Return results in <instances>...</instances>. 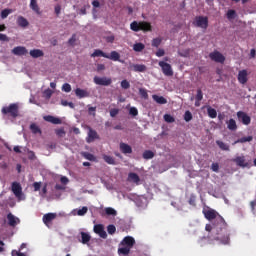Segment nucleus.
<instances>
[{
  "label": "nucleus",
  "mask_w": 256,
  "mask_h": 256,
  "mask_svg": "<svg viewBox=\"0 0 256 256\" xmlns=\"http://www.w3.org/2000/svg\"><path fill=\"white\" fill-rule=\"evenodd\" d=\"M202 213L208 221L215 220L212 225L206 224L205 230L208 231L209 234L202 239L220 241L223 245H227L229 243V233L227 232V222H225V219L213 208H204Z\"/></svg>",
  "instance_id": "obj_1"
},
{
  "label": "nucleus",
  "mask_w": 256,
  "mask_h": 256,
  "mask_svg": "<svg viewBox=\"0 0 256 256\" xmlns=\"http://www.w3.org/2000/svg\"><path fill=\"white\" fill-rule=\"evenodd\" d=\"M120 245L122 247L118 249L119 255L127 256L131 253V249H133V246L135 245V238L132 236H126L120 242Z\"/></svg>",
  "instance_id": "obj_2"
},
{
  "label": "nucleus",
  "mask_w": 256,
  "mask_h": 256,
  "mask_svg": "<svg viewBox=\"0 0 256 256\" xmlns=\"http://www.w3.org/2000/svg\"><path fill=\"white\" fill-rule=\"evenodd\" d=\"M131 31H134L135 33H139V31H143V33H149L153 31V26L147 22V21H133L130 24Z\"/></svg>",
  "instance_id": "obj_3"
},
{
  "label": "nucleus",
  "mask_w": 256,
  "mask_h": 256,
  "mask_svg": "<svg viewBox=\"0 0 256 256\" xmlns=\"http://www.w3.org/2000/svg\"><path fill=\"white\" fill-rule=\"evenodd\" d=\"M2 115H9L12 119L19 117V104L12 103L2 108Z\"/></svg>",
  "instance_id": "obj_4"
},
{
  "label": "nucleus",
  "mask_w": 256,
  "mask_h": 256,
  "mask_svg": "<svg viewBox=\"0 0 256 256\" xmlns=\"http://www.w3.org/2000/svg\"><path fill=\"white\" fill-rule=\"evenodd\" d=\"M193 25H195V27H199L200 29H207V27H209V17L196 16Z\"/></svg>",
  "instance_id": "obj_5"
},
{
  "label": "nucleus",
  "mask_w": 256,
  "mask_h": 256,
  "mask_svg": "<svg viewBox=\"0 0 256 256\" xmlns=\"http://www.w3.org/2000/svg\"><path fill=\"white\" fill-rule=\"evenodd\" d=\"M158 65L161 67L163 75L166 77H173V67H171V64L165 61H160Z\"/></svg>",
  "instance_id": "obj_6"
},
{
  "label": "nucleus",
  "mask_w": 256,
  "mask_h": 256,
  "mask_svg": "<svg viewBox=\"0 0 256 256\" xmlns=\"http://www.w3.org/2000/svg\"><path fill=\"white\" fill-rule=\"evenodd\" d=\"M93 82L95 83V85H101L102 87H109V85H111V83H113V79H111L109 77L95 76L93 78Z\"/></svg>",
  "instance_id": "obj_7"
},
{
  "label": "nucleus",
  "mask_w": 256,
  "mask_h": 256,
  "mask_svg": "<svg viewBox=\"0 0 256 256\" xmlns=\"http://www.w3.org/2000/svg\"><path fill=\"white\" fill-rule=\"evenodd\" d=\"M232 163H235L237 167H242L243 169H245V167H249V162H247L244 155L233 158Z\"/></svg>",
  "instance_id": "obj_8"
},
{
  "label": "nucleus",
  "mask_w": 256,
  "mask_h": 256,
  "mask_svg": "<svg viewBox=\"0 0 256 256\" xmlns=\"http://www.w3.org/2000/svg\"><path fill=\"white\" fill-rule=\"evenodd\" d=\"M55 219H57V213H47L43 215L42 221L46 227H50Z\"/></svg>",
  "instance_id": "obj_9"
},
{
  "label": "nucleus",
  "mask_w": 256,
  "mask_h": 256,
  "mask_svg": "<svg viewBox=\"0 0 256 256\" xmlns=\"http://www.w3.org/2000/svg\"><path fill=\"white\" fill-rule=\"evenodd\" d=\"M209 57L212 61H215V63H225V56L219 51L211 52Z\"/></svg>",
  "instance_id": "obj_10"
},
{
  "label": "nucleus",
  "mask_w": 256,
  "mask_h": 256,
  "mask_svg": "<svg viewBox=\"0 0 256 256\" xmlns=\"http://www.w3.org/2000/svg\"><path fill=\"white\" fill-rule=\"evenodd\" d=\"M94 233L99 235L101 239H107V232L105 231V226H103V224L94 225Z\"/></svg>",
  "instance_id": "obj_11"
},
{
  "label": "nucleus",
  "mask_w": 256,
  "mask_h": 256,
  "mask_svg": "<svg viewBox=\"0 0 256 256\" xmlns=\"http://www.w3.org/2000/svg\"><path fill=\"white\" fill-rule=\"evenodd\" d=\"M237 117H238L239 121H241V123H243V125H250L251 117L249 115H247V113H245L243 111H239V112H237Z\"/></svg>",
  "instance_id": "obj_12"
},
{
  "label": "nucleus",
  "mask_w": 256,
  "mask_h": 256,
  "mask_svg": "<svg viewBox=\"0 0 256 256\" xmlns=\"http://www.w3.org/2000/svg\"><path fill=\"white\" fill-rule=\"evenodd\" d=\"M7 220H8V225L10 227H17V225H19V223H21V220L18 217H16L15 215H13V213L7 214Z\"/></svg>",
  "instance_id": "obj_13"
},
{
  "label": "nucleus",
  "mask_w": 256,
  "mask_h": 256,
  "mask_svg": "<svg viewBox=\"0 0 256 256\" xmlns=\"http://www.w3.org/2000/svg\"><path fill=\"white\" fill-rule=\"evenodd\" d=\"M248 75L247 70H240L238 72V83L245 85L249 81Z\"/></svg>",
  "instance_id": "obj_14"
},
{
  "label": "nucleus",
  "mask_w": 256,
  "mask_h": 256,
  "mask_svg": "<svg viewBox=\"0 0 256 256\" xmlns=\"http://www.w3.org/2000/svg\"><path fill=\"white\" fill-rule=\"evenodd\" d=\"M28 53L27 48L25 46H17L12 49V54L18 57H22Z\"/></svg>",
  "instance_id": "obj_15"
},
{
  "label": "nucleus",
  "mask_w": 256,
  "mask_h": 256,
  "mask_svg": "<svg viewBox=\"0 0 256 256\" xmlns=\"http://www.w3.org/2000/svg\"><path fill=\"white\" fill-rule=\"evenodd\" d=\"M106 59H110V61H119V63H125L124 60H121V54L117 51H112L110 54H106Z\"/></svg>",
  "instance_id": "obj_16"
},
{
  "label": "nucleus",
  "mask_w": 256,
  "mask_h": 256,
  "mask_svg": "<svg viewBox=\"0 0 256 256\" xmlns=\"http://www.w3.org/2000/svg\"><path fill=\"white\" fill-rule=\"evenodd\" d=\"M12 192L14 193L15 197H20L23 195V188L19 182L12 183Z\"/></svg>",
  "instance_id": "obj_17"
},
{
  "label": "nucleus",
  "mask_w": 256,
  "mask_h": 256,
  "mask_svg": "<svg viewBox=\"0 0 256 256\" xmlns=\"http://www.w3.org/2000/svg\"><path fill=\"white\" fill-rule=\"evenodd\" d=\"M120 151L124 155H127V154L133 153V148H131V146L129 144L121 142L120 143Z\"/></svg>",
  "instance_id": "obj_18"
},
{
  "label": "nucleus",
  "mask_w": 256,
  "mask_h": 256,
  "mask_svg": "<svg viewBox=\"0 0 256 256\" xmlns=\"http://www.w3.org/2000/svg\"><path fill=\"white\" fill-rule=\"evenodd\" d=\"M43 119L44 121H47L48 123H52L53 125H61V119L55 116L47 115V116H44Z\"/></svg>",
  "instance_id": "obj_19"
},
{
  "label": "nucleus",
  "mask_w": 256,
  "mask_h": 256,
  "mask_svg": "<svg viewBox=\"0 0 256 256\" xmlns=\"http://www.w3.org/2000/svg\"><path fill=\"white\" fill-rule=\"evenodd\" d=\"M75 95L79 99H84L85 97H89L90 94H89V91H87L85 89L76 88L75 89Z\"/></svg>",
  "instance_id": "obj_20"
},
{
  "label": "nucleus",
  "mask_w": 256,
  "mask_h": 256,
  "mask_svg": "<svg viewBox=\"0 0 256 256\" xmlns=\"http://www.w3.org/2000/svg\"><path fill=\"white\" fill-rule=\"evenodd\" d=\"M95 139H99V134H97V131L90 129L88 132L87 143H93Z\"/></svg>",
  "instance_id": "obj_21"
},
{
  "label": "nucleus",
  "mask_w": 256,
  "mask_h": 256,
  "mask_svg": "<svg viewBox=\"0 0 256 256\" xmlns=\"http://www.w3.org/2000/svg\"><path fill=\"white\" fill-rule=\"evenodd\" d=\"M132 68L135 73H145V71H147V66H145V64H133Z\"/></svg>",
  "instance_id": "obj_22"
},
{
  "label": "nucleus",
  "mask_w": 256,
  "mask_h": 256,
  "mask_svg": "<svg viewBox=\"0 0 256 256\" xmlns=\"http://www.w3.org/2000/svg\"><path fill=\"white\" fill-rule=\"evenodd\" d=\"M30 9L37 13V15H41V9L39 8V4H37V0H30Z\"/></svg>",
  "instance_id": "obj_23"
},
{
  "label": "nucleus",
  "mask_w": 256,
  "mask_h": 256,
  "mask_svg": "<svg viewBox=\"0 0 256 256\" xmlns=\"http://www.w3.org/2000/svg\"><path fill=\"white\" fill-rule=\"evenodd\" d=\"M30 55L33 57V59H39V57H43L45 53L41 49H33L30 50Z\"/></svg>",
  "instance_id": "obj_24"
},
{
  "label": "nucleus",
  "mask_w": 256,
  "mask_h": 256,
  "mask_svg": "<svg viewBox=\"0 0 256 256\" xmlns=\"http://www.w3.org/2000/svg\"><path fill=\"white\" fill-rule=\"evenodd\" d=\"M152 99H153L156 103H158V105H166V103H167V99H165V97L159 96V95H157V94L152 95Z\"/></svg>",
  "instance_id": "obj_25"
},
{
  "label": "nucleus",
  "mask_w": 256,
  "mask_h": 256,
  "mask_svg": "<svg viewBox=\"0 0 256 256\" xmlns=\"http://www.w3.org/2000/svg\"><path fill=\"white\" fill-rule=\"evenodd\" d=\"M81 235V243L83 245H87V243H89V241H91V235H89V233L87 232H80Z\"/></svg>",
  "instance_id": "obj_26"
},
{
  "label": "nucleus",
  "mask_w": 256,
  "mask_h": 256,
  "mask_svg": "<svg viewBox=\"0 0 256 256\" xmlns=\"http://www.w3.org/2000/svg\"><path fill=\"white\" fill-rule=\"evenodd\" d=\"M17 24L19 27H29V21H27V19L23 16H19L17 18Z\"/></svg>",
  "instance_id": "obj_27"
},
{
  "label": "nucleus",
  "mask_w": 256,
  "mask_h": 256,
  "mask_svg": "<svg viewBox=\"0 0 256 256\" xmlns=\"http://www.w3.org/2000/svg\"><path fill=\"white\" fill-rule=\"evenodd\" d=\"M128 181H132L133 183H139L141 181V178H139V175L135 172H130L128 174Z\"/></svg>",
  "instance_id": "obj_28"
},
{
  "label": "nucleus",
  "mask_w": 256,
  "mask_h": 256,
  "mask_svg": "<svg viewBox=\"0 0 256 256\" xmlns=\"http://www.w3.org/2000/svg\"><path fill=\"white\" fill-rule=\"evenodd\" d=\"M227 127H228L229 131H237V122L235 121V119L231 118L227 122Z\"/></svg>",
  "instance_id": "obj_29"
},
{
  "label": "nucleus",
  "mask_w": 256,
  "mask_h": 256,
  "mask_svg": "<svg viewBox=\"0 0 256 256\" xmlns=\"http://www.w3.org/2000/svg\"><path fill=\"white\" fill-rule=\"evenodd\" d=\"M216 145H218L219 149H221V151H229V145L225 144V142L221 141V140H217L216 141Z\"/></svg>",
  "instance_id": "obj_30"
},
{
  "label": "nucleus",
  "mask_w": 256,
  "mask_h": 256,
  "mask_svg": "<svg viewBox=\"0 0 256 256\" xmlns=\"http://www.w3.org/2000/svg\"><path fill=\"white\" fill-rule=\"evenodd\" d=\"M91 57H104L105 59H107V53L103 52L102 50L96 49L91 54Z\"/></svg>",
  "instance_id": "obj_31"
},
{
  "label": "nucleus",
  "mask_w": 256,
  "mask_h": 256,
  "mask_svg": "<svg viewBox=\"0 0 256 256\" xmlns=\"http://www.w3.org/2000/svg\"><path fill=\"white\" fill-rule=\"evenodd\" d=\"M207 113L208 117H210L211 119H215L217 117V110H215L211 106H208Z\"/></svg>",
  "instance_id": "obj_32"
},
{
  "label": "nucleus",
  "mask_w": 256,
  "mask_h": 256,
  "mask_svg": "<svg viewBox=\"0 0 256 256\" xmlns=\"http://www.w3.org/2000/svg\"><path fill=\"white\" fill-rule=\"evenodd\" d=\"M103 160L105 161V163H108V165H115V158H113V156H109V155H103Z\"/></svg>",
  "instance_id": "obj_33"
},
{
  "label": "nucleus",
  "mask_w": 256,
  "mask_h": 256,
  "mask_svg": "<svg viewBox=\"0 0 256 256\" xmlns=\"http://www.w3.org/2000/svg\"><path fill=\"white\" fill-rule=\"evenodd\" d=\"M253 141V136H247V137H242V138H239L238 140H236L234 142V144H237V143H249Z\"/></svg>",
  "instance_id": "obj_34"
},
{
  "label": "nucleus",
  "mask_w": 256,
  "mask_h": 256,
  "mask_svg": "<svg viewBox=\"0 0 256 256\" xmlns=\"http://www.w3.org/2000/svg\"><path fill=\"white\" fill-rule=\"evenodd\" d=\"M143 159H153L155 157V153L151 150H146L142 154Z\"/></svg>",
  "instance_id": "obj_35"
},
{
  "label": "nucleus",
  "mask_w": 256,
  "mask_h": 256,
  "mask_svg": "<svg viewBox=\"0 0 256 256\" xmlns=\"http://www.w3.org/2000/svg\"><path fill=\"white\" fill-rule=\"evenodd\" d=\"M82 156L84 159H87L88 161H97V158L95 157V155H93L89 152L82 153Z\"/></svg>",
  "instance_id": "obj_36"
},
{
  "label": "nucleus",
  "mask_w": 256,
  "mask_h": 256,
  "mask_svg": "<svg viewBox=\"0 0 256 256\" xmlns=\"http://www.w3.org/2000/svg\"><path fill=\"white\" fill-rule=\"evenodd\" d=\"M30 130L32 131V133L34 135H37V133H39L41 135V128H39V126H37V124H35V123L30 125Z\"/></svg>",
  "instance_id": "obj_37"
},
{
  "label": "nucleus",
  "mask_w": 256,
  "mask_h": 256,
  "mask_svg": "<svg viewBox=\"0 0 256 256\" xmlns=\"http://www.w3.org/2000/svg\"><path fill=\"white\" fill-rule=\"evenodd\" d=\"M145 49V44L143 43H136L133 46V50L136 51L137 53H140V51H143Z\"/></svg>",
  "instance_id": "obj_38"
},
{
  "label": "nucleus",
  "mask_w": 256,
  "mask_h": 256,
  "mask_svg": "<svg viewBox=\"0 0 256 256\" xmlns=\"http://www.w3.org/2000/svg\"><path fill=\"white\" fill-rule=\"evenodd\" d=\"M227 19L231 21L232 19H235L237 17V12L235 10H228L226 14Z\"/></svg>",
  "instance_id": "obj_39"
},
{
  "label": "nucleus",
  "mask_w": 256,
  "mask_h": 256,
  "mask_svg": "<svg viewBox=\"0 0 256 256\" xmlns=\"http://www.w3.org/2000/svg\"><path fill=\"white\" fill-rule=\"evenodd\" d=\"M117 231V228L115 227V225L110 224L107 226V232L109 233V235H115Z\"/></svg>",
  "instance_id": "obj_40"
},
{
  "label": "nucleus",
  "mask_w": 256,
  "mask_h": 256,
  "mask_svg": "<svg viewBox=\"0 0 256 256\" xmlns=\"http://www.w3.org/2000/svg\"><path fill=\"white\" fill-rule=\"evenodd\" d=\"M193 119V114H191V111L187 110L184 114V121H186V123H189V121H191Z\"/></svg>",
  "instance_id": "obj_41"
},
{
  "label": "nucleus",
  "mask_w": 256,
  "mask_h": 256,
  "mask_svg": "<svg viewBox=\"0 0 256 256\" xmlns=\"http://www.w3.org/2000/svg\"><path fill=\"white\" fill-rule=\"evenodd\" d=\"M139 95L142 97V99H149V94L147 93V90H145V88L139 89Z\"/></svg>",
  "instance_id": "obj_42"
},
{
  "label": "nucleus",
  "mask_w": 256,
  "mask_h": 256,
  "mask_svg": "<svg viewBox=\"0 0 256 256\" xmlns=\"http://www.w3.org/2000/svg\"><path fill=\"white\" fill-rule=\"evenodd\" d=\"M88 211L89 208H87V206H83L81 209L77 211V215H79V217H83V215H85Z\"/></svg>",
  "instance_id": "obj_43"
},
{
  "label": "nucleus",
  "mask_w": 256,
  "mask_h": 256,
  "mask_svg": "<svg viewBox=\"0 0 256 256\" xmlns=\"http://www.w3.org/2000/svg\"><path fill=\"white\" fill-rule=\"evenodd\" d=\"M164 121H166V123H175V118L171 116V114H165Z\"/></svg>",
  "instance_id": "obj_44"
},
{
  "label": "nucleus",
  "mask_w": 256,
  "mask_h": 256,
  "mask_svg": "<svg viewBox=\"0 0 256 256\" xmlns=\"http://www.w3.org/2000/svg\"><path fill=\"white\" fill-rule=\"evenodd\" d=\"M163 39L161 38H154L152 40V47H159V45H161Z\"/></svg>",
  "instance_id": "obj_45"
},
{
  "label": "nucleus",
  "mask_w": 256,
  "mask_h": 256,
  "mask_svg": "<svg viewBox=\"0 0 256 256\" xmlns=\"http://www.w3.org/2000/svg\"><path fill=\"white\" fill-rule=\"evenodd\" d=\"M195 101H203V91L201 89L197 90Z\"/></svg>",
  "instance_id": "obj_46"
},
{
  "label": "nucleus",
  "mask_w": 256,
  "mask_h": 256,
  "mask_svg": "<svg viewBox=\"0 0 256 256\" xmlns=\"http://www.w3.org/2000/svg\"><path fill=\"white\" fill-rule=\"evenodd\" d=\"M105 213L106 215H113V216L117 215V211L111 207L106 208Z\"/></svg>",
  "instance_id": "obj_47"
},
{
  "label": "nucleus",
  "mask_w": 256,
  "mask_h": 256,
  "mask_svg": "<svg viewBox=\"0 0 256 256\" xmlns=\"http://www.w3.org/2000/svg\"><path fill=\"white\" fill-rule=\"evenodd\" d=\"M11 13V10L4 9L1 11V19H7L9 17V14Z\"/></svg>",
  "instance_id": "obj_48"
},
{
  "label": "nucleus",
  "mask_w": 256,
  "mask_h": 256,
  "mask_svg": "<svg viewBox=\"0 0 256 256\" xmlns=\"http://www.w3.org/2000/svg\"><path fill=\"white\" fill-rule=\"evenodd\" d=\"M62 91H64L65 93H71V84L69 83L63 84Z\"/></svg>",
  "instance_id": "obj_49"
},
{
  "label": "nucleus",
  "mask_w": 256,
  "mask_h": 256,
  "mask_svg": "<svg viewBox=\"0 0 256 256\" xmlns=\"http://www.w3.org/2000/svg\"><path fill=\"white\" fill-rule=\"evenodd\" d=\"M43 95L46 99H51V95H53V90L48 88L43 92Z\"/></svg>",
  "instance_id": "obj_50"
},
{
  "label": "nucleus",
  "mask_w": 256,
  "mask_h": 256,
  "mask_svg": "<svg viewBox=\"0 0 256 256\" xmlns=\"http://www.w3.org/2000/svg\"><path fill=\"white\" fill-rule=\"evenodd\" d=\"M129 114L133 117H137L139 115V110H137V108L135 107H131L129 110Z\"/></svg>",
  "instance_id": "obj_51"
},
{
  "label": "nucleus",
  "mask_w": 256,
  "mask_h": 256,
  "mask_svg": "<svg viewBox=\"0 0 256 256\" xmlns=\"http://www.w3.org/2000/svg\"><path fill=\"white\" fill-rule=\"evenodd\" d=\"M197 197L195 196V194H191L190 198H189V205H192V207H195V201H196Z\"/></svg>",
  "instance_id": "obj_52"
},
{
  "label": "nucleus",
  "mask_w": 256,
  "mask_h": 256,
  "mask_svg": "<svg viewBox=\"0 0 256 256\" xmlns=\"http://www.w3.org/2000/svg\"><path fill=\"white\" fill-rule=\"evenodd\" d=\"M121 87H122V89H129L131 87V84L127 80H122Z\"/></svg>",
  "instance_id": "obj_53"
},
{
  "label": "nucleus",
  "mask_w": 256,
  "mask_h": 256,
  "mask_svg": "<svg viewBox=\"0 0 256 256\" xmlns=\"http://www.w3.org/2000/svg\"><path fill=\"white\" fill-rule=\"evenodd\" d=\"M119 115V109L113 108L110 110V117H117Z\"/></svg>",
  "instance_id": "obj_54"
},
{
  "label": "nucleus",
  "mask_w": 256,
  "mask_h": 256,
  "mask_svg": "<svg viewBox=\"0 0 256 256\" xmlns=\"http://www.w3.org/2000/svg\"><path fill=\"white\" fill-rule=\"evenodd\" d=\"M211 169L214 173H219V163H212Z\"/></svg>",
  "instance_id": "obj_55"
},
{
  "label": "nucleus",
  "mask_w": 256,
  "mask_h": 256,
  "mask_svg": "<svg viewBox=\"0 0 256 256\" xmlns=\"http://www.w3.org/2000/svg\"><path fill=\"white\" fill-rule=\"evenodd\" d=\"M95 111H97V107H89L88 108L89 115H93V117H95V115H96Z\"/></svg>",
  "instance_id": "obj_56"
},
{
  "label": "nucleus",
  "mask_w": 256,
  "mask_h": 256,
  "mask_svg": "<svg viewBox=\"0 0 256 256\" xmlns=\"http://www.w3.org/2000/svg\"><path fill=\"white\" fill-rule=\"evenodd\" d=\"M34 191H40L41 189V182H34L33 183Z\"/></svg>",
  "instance_id": "obj_57"
},
{
  "label": "nucleus",
  "mask_w": 256,
  "mask_h": 256,
  "mask_svg": "<svg viewBox=\"0 0 256 256\" xmlns=\"http://www.w3.org/2000/svg\"><path fill=\"white\" fill-rule=\"evenodd\" d=\"M75 41H77L76 35L73 34L72 37L68 40L69 45H75Z\"/></svg>",
  "instance_id": "obj_58"
},
{
  "label": "nucleus",
  "mask_w": 256,
  "mask_h": 256,
  "mask_svg": "<svg viewBox=\"0 0 256 256\" xmlns=\"http://www.w3.org/2000/svg\"><path fill=\"white\" fill-rule=\"evenodd\" d=\"M12 256H27V255H25V253H23V252H19L17 250H13L12 251Z\"/></svg>",
  "instance_id": "obj_59"
},
{
  "label": "nucleus",
  "mask_w": 256,
  "mask_h": 256,
  "mask_svg": "<svg viewBox=\"0 0 256 256\" xmlns=\"http://www.w3.org/2000/svg\"><path fill=\"white\" fill-rule=\"evenodd\" d=\"M165 55V50L163 49H158L156 52V57H163Z\"/></svg>",
  "instance_id": "obj_60"
},
{
  "label": "nucleus",
  "mask_w": 256,
  "mask_h": 256,
  "mask_svg": "<svg viewBox=\"0 0 256 256\" xmlns=\"http://www.w3.org/2000/svg\"><path fill=\"white\" fill-rule=\"evenodd\" d=\"M56 135L62 137L63 135H65V130L63 128L56 130Z\"/></svg>",
  "instance_id": "obj_61"
},
{
  "label": "nucleus",
  "mask_w": 256,
  "mask_h": 256,
  "mask_svg": "<svg viewBox=\"0 0 256 256\" xmlns=\"http://www.w3.org/2000/svg\"><path fill=\"white\" fill-rule=\"evenodd\" d=\"M105 39L107 43H113V41H115V36L110 35V36H107Z\"/></svg>",
  "instance_id": "obj_62"
},
{
  "label": "nucleus",
  "mask_w": 256,
  "mask_h": 256,
  "mask_svg": "<svg viewBox=\"0 0 256 256\" xmlns=\"http://www.w3.org/2000/svg\"><path fill=\"white\" fill-rule=\"evenodd\" d=\"M97 71L98 72L105 71V64H97Z\"/></svg>",
  "instance_id": "obj_63"
},
{
  "label": "nucleus",
  "mask_w": 256,
  "mask_h": 256,
  "mask_svg": "<svg viewBox=\"0 0 256 256\" xmlns=\"http://www.w3.org/2000/svg\"><path fill=\"white\" fill-rule=\"evenodd\" d=\"M0 41H9V37L5 34H0Z\"/></svg>",
  "instance_id": "obj_64"
}]
</instances>
